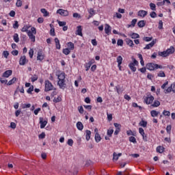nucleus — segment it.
<instances>
[{"label":"nucleus","mask_w":175,"mask_h":175,"mask_svg":"<svg viewBox=\"0 0 175 175\" xmlns=\"http://www.w3.org/2000/svg\"><path fill=\"white\" fill-rule=\"evenodd\" d=\"M27 35L31 42H35L36 37L34 35H36V28L31 27V31H27Z\"/></svg>","instance_id":"obj_1"},{"label":"nucleus","mask_w":175,"mask_h":175,"mask_svg":"<svg viewBox=\"0 0 175 175\" xmlns=\"http://www.w3.org/2000/svg\"><path fill=\"white\" fill-rule=\"evenodd\" d=\"M146 68L148 70H155V69H159L162 68V66L154 63H148L146 64Z\"/></svg>","instance_id":"obj_2"},{"label":"nucleus","mask_w":175,"mask_h":175,"mask_svg":"<svg viewBox=\"0 0 175 175\" xmlns=\"http://www.w3.org/2000/svg\"><path fill=\"white\" fill-rule=\"evenodd\" d=\"M54 88V86H53V84L51 83L50 81L47 80L45 81V92H49V91L53 90Z\"/></svg>","instance_id":"obj_3"},{"label":"nucleus","mask_w":175,"mask_h":175,"mask_svg":"<svg viewBox=\"0 0 175 175\" xmlns=\"http://www.w3.org/2000/svg\"><path fill=\"white\" fill-rule=\"evenodd\" d=\"M144 102L146 105H151L154 102V96H151L150 94H147V96L144 98Z\"/></svg>","instance_id":"obj_4"},{"label":"nucleus","mask_w":175,"mask_h":175,"mask_svg":"<svg viewBox=\"0 0 175 175\" xmlns=\"http://www.w3.org/2000/svg\"><path fill=\"white\" fill-rule=\"evenodd\" d=\"M57 13L60 14V16H69V12L66 10L59 9L57 10Z\"/></svg>","instance_id":"obj_5"},{"label":"nucleus","mask_w":175,"mask_h":175,"mask_svg":"<svg viewBox=\"0 0 175 175\" xmlns=\"http://www.w3.org/2000/svg\"><path fill=\"white\" fill-rule=\"evenodd\" d=\"M40 129H43V128H45L46 125H47V120H44L43 118H40Z\"/></svg>","instance_id":"obj_6"},{"label":"nucleus","mask_w":175,"mask_h":175,"mask_svg":"<svg viewBox=\"0 0 175 175\" xmlns=\"http://www.w3.org/2000/svg\"><path fill=\"white\" fill-rule=\"evenodd\" d=\"M155 43H157V40H152L150 44L146 45V47L144 48V50H150L151 47L154 46Z\"/></svg>","instance_id":"obj_7"},{"label":"nucleus","mask_w":175,"mask_h":175,"mask_svg":"<svg viewBox=\"0 0 175 175\" xmlns=\"http://www.w3.org/2000/svg\"><path fill=\"white\" fill-rule=\"evenodd\" d=\"M57 84L62 90H65L66 84H65V80L58 81Z\"/></svg>","instance_id":"obj_8"},{"label":"nucleus","mask_w":175,"mask_h":175,"mask_svg":"<svg viewBox=\"0 0 175 175\" xmlns=\"http://www.w3.org/2000/svg\"><path fill=\"white\" fill-rule=\"evenodd\" d=\"M12 73H13V71L12 70H8L5 72L3 73V77H10V76H12Z\"/></svg>","instance_id":"obj_9"},{"label":"nucleus","mask_w":175,"mask_h":175,"mask_svg":"<svg viewBox=\"0 0 175 175\" xmlns=\"http://www.w3.org/2000/svg\"><path fill=\"white\" fill-rule=\"evenodd\" d=\"M116 61L118 62V66L120 70H121V64H122V57L121 55L118 56L116 59Z\"/></svg>","instance_id":"obj_10"},{"label":"nucleus","mask_w":175,"mask_h":175,"mask_svg":"<svg viewBox=\"0 0 175 175\" xmlns=\"http://www.w3.org/2000/svg\"><path fill=\"white\" fill-rule=\"evenodd\" d=\"M37 59L38 61H43L44 59V55H43L42 51L38 52Z\"/></svg>","instance_id":"obj_11"},{"label":"nucleus","mask_w":175,"mask_h":175,"mask_svg":"<svg viewBox=\"0 0 175 175\" xmlns=\"http://www.w3.org/2000/svg\"><path fill=\"white\" fill-rule=\"evenodd\" d=\"M26 63L27 57H25V55L21 56L19 61L20 65H25Z\"/></svg>","instance_id":"obj_12"},{"label":"nucleus","mask_w":175,"mask_h":175,"mask_svg":"<svg viewBox=\"0 0 175 175\" xmlns=\"http://www.w3.org/2000/svg\"><path fill=\"white\" fill-rule=\"evenodd\" d=\"M77 29L76 35L83 36V29L81 28V26H77Z\"/></svg>","instance_id":"obj_13"},{"label":"nucleus","mask_w":175,"mask_h":175,"mask_svg":"<svg viewBox=\"0 0 175 175\" xmlns=\"http://www.w3.org/2000/svg\"><path fill=\"white\" fill-rule=\"evenodd\" d=\"M105 32L107 35H109V32H111V27L109 24H105Z\"/></svg>","instance_id":"obj_14"},{"label":"nucleus","mask_w":175,"mask_h":175,"mask_svg":"<svg viewBox=\"0 0 175 175\" xmlns=\"http://www.w3.org/2000/svg\"><path fill=\"white\" fill-rule=\"evenodd\" d=\"M148 14V12H147V11H146V10H139V11L138 12L137 16H139V17H143V18H144V16H145L146 14Z\"/></svg>","instance_id":"obj_15"},{"label":"nucleus","mask_w":175,"mask_h":175,"mask_svg":"<svg viewBox=\"0 0 175 175\" xmlns=\"http://www.w3.org/2000/svg\"><path fill=\"white\" fill-rule=\"evenodd\" d=\"M121 155H122V153L116 154V152H113V161H118V159L120 158V157H121Z\"/></svg>","instance_id":"obj_16"},{"label":"nucleus","mask_w":175,"mask_h":175,"mask_svg":"<svg viewBox=\"0 0 175 175\" xmlns=\"http://www.w3.org/2000/svg\"><path fill=\"white\" fill-rule=\"evenodd\" d=\"M85 139L87 142H88L91 139V131H89V130L85 131Z\"/></svg>","instance_id":"obj_17"},{"label":"nucleus","mask_w":175,"mask_h":175,"mask_svg":"<svg viewBox=\"0 0 175 175\" xmlns=\"http://www.w3.org/2000/svg\"><path fill=\"white\" fill-rule=\"evenodd\" d=\"M55 43L56 49H57V50H60L61 44H59V40L57 38H55Z\"/></svg>","instance_id":"obj_18"},{"label":"nucleus","mask_w":175,"mask_h":175,"mask_svg":"<svg viewBox=\"0 0 175 175\" xmlns=\"http://www.w3.org/2000/svg\"><path fill=\"white\" fill-rule=\"evenodd\" d=\"M88 12L90 14L88 18H91V17H92L95 14V10H94V8L89 9Z\"/></svg>","instance_id":"obj_19"},{"label":"nucleus","mask_w":175,"mask_h":175,"mask_svg":"<svg viewBox=\"0 0 175 175\" xmlns=\"http://www.w3.org/2000/svg\"><path fill=\"white\" fill-rule=\"evenodd\" d=\"M126 42L128 46H130V47H133V46L135 45V44H133V41L129 38L126 39Z\"/></svg>","instance_id":"obj_20"},{"label":"nucleus","mask_w":175,"mask_h":175,"mask_svg":"<svg viewBox=\"0 0 175 175\" xmlns=\"http://www.w3.org/2000/svg\"><path fill=\"white\" fill-rule=\"evenodd\" d=\"M137 25L139 28H143V27H146V21H139L137 23Z\"/></svg>","instance_id":"obj_21"},{"label":"nucleus","mask_w":175,"mask_h":175,"mask_svg":"<svg viewBox=\"0 0 175 175\" xmlns=\"http://www.w3.org/2000/svg\"><path fill=\"white\" fill-rule=\"evenodd\" d=\"M40 12L41 13H42L44 17H47L49 16V12H47V10L46 9H44V8H42L40 10Z\"/></svg>","instance_id":"obj_22"},{"label":"nucleus","mask_w":175,"mask_h":175,"mask_svg":"<svg viewBox=\"0 0 175 175\" xmlns=\"http://www.w3.org/2000/svg\"><path fill=\"white\" fill-rule=\"evenodd\" d=\"M77 129H79V131H83L84 126L83 125V123H81V122H78L77 123Z\"/></svg>","instance_id":"obj_23"},{"label":"nucleus","mask_w":175,"mask_h":175,"mask_svg":"<svg viewBox=\"0 0 175 175\" xmlns=\"http://www.w3.org/2000/svg\"><path fill=\"white\" fill-rule=\"evenodd\" d=\"M166 51H167V54L168 55H170V54H173V53H174V47L170 46V48L167 49Z\"/></svg>","instance_id":"obj_24"},{"label":"nucleus","mask_w":175,"mask_h":175,"mask_svg":"<svg viewBox=\"0 0 175 175\" xmlns=\"http://www.w3.org/2000/svg\"><path fill=\"white\" fill-rule=\"evenodd\" d=\"M68 49L70 50H75V44L73 42H70L67 43Z\"/></svg>","instance_id":"obj_25"},{"label":"nucleus","mask_w":175,"mask_h":175,"mask_svg":"<svg viewBox=\"0 0 175 175\" xmlns=\"http://www.w3.org/2000/svg\"><path fill=\"white\" fill-rule=\"evenodd\" d=\"M136 23H137V19L136 18L133 19L131 21V24L128 25V28H131V27H135V25H136Z\"/></svg>","instance_id":"obj_26"},{"label":"nucleus","mask_w":175,"mask_h":175,"mask_svg":"<svg viewBox=\"0 0 175 175\" xmlns=\"http://www.w3.org/2000/svg\"><path fill=\"white\" fill-rule=\"evenodd\" d=\"M101 139H102V138L100 137V135H99L98 133H96L95 140H96V143H99V142H100Z\"/></svg>","instance_id":"obj_27"},{"label":"nucleus","mask_w":175,"mask_h":175,"mask_svg":"<svg viewBox=\"0 0 175 175\" xmlns=\"http://www.w3.org/2000/svg\"><path fill=\"white\" fill-rule=\"evenodd\" d=\"M130 36L132 39H139V38H140V36L136 33H133L130 34Z\"/></svg>","instance_id":"obj_28"},{"label":"nucleus","mask_w":175,"mask_h":175,"mask_svg":"<svg viewBox=\"0 0 175 175\" xmlns=\"http://www.w3.org/2000/svg\"><path fill=\"white\" fill-rule=\"evenodd\" d=\"M152 117H158V115L159 114V111H157L155 110H152L150 111Z\"/></svg>","instance_id":"obj_29"},{"label":"nucleus","mask_w":175,"mask_h":175,"mask_svg":"<svg viewBox=\"0 0 175 175\" xmlns=\"http://www.w3.org/2000/svg\"><path fill=\"white\" fill-rule=\"evenodd\" d=\"M135 65L133 63H130L129 64V66L130 69L132 70V72H136V67H135Z\"/></svg>","instance_id":"obj_30"},{"label":"nucleus","mask_w":175,"mask_h":175,"mask_svg":"<svg viewBox=\"0 0 175 175\" xmlns=\"http://www.w3.org/2000/svg\"><path fill=\"white\" fill-rule=\"evenodd\" d=\"M16 80H17V78L16 77L12 78V79L8 81V83H7V85H12V84H14Z\"/></svg>","instance_id":"obj_31"},{"label":"nucleus","mask_w":175,"mask_h":175,"mask_svg":"<svg viewBox=\"0 0 175 175\" xmlns=\"http://www.w3.org/2000/svg\"><path fill=\"white\" fill-rule=\"evenodd\" d=\"M57 79L59 81L65 80V73H61L60 75H59Z\"/></svg>","instance_id":"obj_32"},{"label":"nucleus","mask_w":175,"mask_h":175,"mask_svg":"<svg viewBox=\"0 0 175 175\" xmlns=\"http://www.w3.org/2000/svg\"><path fill=\"white\" fill-rule=\"evenodd\" d=\"M159 55L160 57H167L169 55L167 54V52L166 51H164L163 52H159Z\"/></svg>","instance_id":"obj_33"},{"label":"nucleus","mask_w":175,"mask_h":175,"mask_svg":"<svg viewBox=\"0 0 175 175\" xmlns=\"http://www.w3.org/2000/svg\"><path fill=\"white\" fill-rule=\"evenodd\" d=\"M165 150V148L162 147V146H158L157 148V152H159V154H162V152H163Z\"/></svg>","instance_id":"obj_34"},{"label":"nucleus","mask_w":175,"mask_h":175,"mask_svg":"<svg viewBox=\"0 0 175 175\" xmlns=\"http://www.w3.org/2000/svg\"><path fill=\"white\" fill-rule=\"evenodd\" d=\"M29 29V27L28 26H25L22 28L21 31L22 32H27V33H28V32H31V31L28 30Z\"/></svg>","instance_id":"obj_35"},{"label":"nucleus","mask_w":175,"mask_h":175,"mask_svg":"<svg viewBox=\"0 0 175 175\" xmlns=\"http://www.w3.org/2000/svg\"><path fill=\"white\" fill-rule=\"evenodd\" d=\"M14 40L16 43H18L20 42V38H18V34H14Z\"/></svg>","instance_id":"obj_36"},{"label":"nucleus","mask_w":175,"mask_h":175,"mask_svg":"<svg viewBox=\"0 0 175 175\" xmlns=\"http://www.w3.org/2000/svg\"><path fill=\"white\" fill-rule=\"evenodd\" d=\"M139 125H140V126H143V128H146V126H147V122L144 120H142L139 123Z\"/></svg>","instance_id":"obj_37"},{"label":"nucleus","mask_w":175,"mask_h":175,"mask_svg":"<svg viewBox=\"0 0 175 175\" xmlns=\"http://www.w3.org/2000/svg\"><path fill=\"white\" fill-rule=\"evenodd\" d=\"M161 103L159 100H154L152 106L153 107H158V106H160Z\"/></svg>","instance_id":"obj_38"},{"label":"nucleus","mask_w":175,"mask_h":175,"mask_svg":"<svg viewBox=\"0 0 175 175\" xmlns=\"http://www.w3.org/2000/svg\"><path fill=\"white\" fill-rule=\"evenodd\" d=\"M63 53L65 54V55H69V54H70V49L68 48L64 49L63 50Z\"/></svg>","instance_id":"obj_39"},{"label":"nucleus","mask_w":175,"mask_h":175,"mask_svg":"<svg viewBox=\"0 0 175 175\" xmlns=\"http://www.w3.org/2000/svg\"><path fill=\"white\" fill-rule=\"evenodd\" d=\"M16 6L17 8H21V6H23V1L21 0H17L16 3Z\"/></svg>","instance_id":"obj_40"},{"label":"nucleus","mask_w":175,"mask_h":175,"mask_svg":"<svg viewBox=\"0 0 175 175\" xmlns=\"http://www.w3.org/2000/svg\"><path fill=\"white\" fill-rule=\"evenodd\" d=\"M122 18V15L118 12H116L115 15H113V18Z\"/></svg>","instance_id":"obj_41"},{"label":"nucleus","mask_w":175,"mask_h":175,"mask_svg":"<svg viewBox=\"0 0 175 175\" xmlns=\"http://www.w3.org/2000/svg\"><path fill=\"white\" fill-rule=\"evenodd\" d=\"M129 142H131V143H137V142L136 141V138L133 136H131L129 137Z\"/></svg>","instance_id":"obj_42"},{"label":"nucleus","mask_w":175,"mask_h":175,"mask_svg":"<svg viewBox=\"0 0 175 175\" xmlns=\"http://www.w3.org/2000/svg\"><path fill=\"white\" fill-rule=\"evenodd\" d=\"M172 91H173V88L172 87V85H170V87H169L165 92V94H169L170 92H172Z\"/></svg>","instance_id":"obj_43"},{"label":"nucleus","mask_w":175,"mask_h":175,"mask_svg":"<svg viewBox=\"0 0 175 175\" xmlns=\"http://www.w3.org/2000/svg\"><path fill=\"white\" fill-rule=\"evenodd\" d=\"M143 40H145V42H151L152 37H144Z\"/></svg>","instance_id":"obj_44"},{"label":"nucleus","mask_w":175,"mask_h":175,"mask_svg":"<svg viewBox=\"0 0 175 175\" xmlns=\"http://www.w3.org/2000/svg\"><path fill=\"white\" fill-rule=\"evenodd\" d=\"M50 35L51 36H55V29L54 28H51L50 30Z\"/></svg>","instance_id":"obj_45"},{"label":"nucleus","mask_w":175,"mask_h":175,"mask_svg":"<svg viewBox=\"0 0 175 175\" xmlns=\"http://www.w3.org/2000/svg\"><path fill=\"white\" fill-rule=\"evenodd\" d=\"M3 57H4V58H8V57H9V51H4L3 52Z\"/></svg>","instance_id":"obj_46"},{"label":"nucleus","mask_w":175,"mask_h":175,"mask_svg":"<svg viewBox=\"0 0 175 175\" xmlns=\"http://www.w3.org/2000/svg\"><path fill=\"white\" fill-rule=\"evenodd\" d=\"M163 29V22L162 21H159V29Z\"/></svg>","instance_id":"obj_47"},{"label":"nucleus","mask_w":175,"mask_h":175,"mask_svg":"<svg viewBox=\"0 0 175 175\" xmlns=\"http://www.w3.org/2000/svg\"><path fill=\"white\" fill-rule=\"evenodd\" d=\"M150 7L151 10H156L155 8H157V5H155L154 3H150Z\"/></svg>","instance_id":"obj_48"},{"label":"nucleus","mask_w":175,"mask_h":175,"mask_svg":"<svg viewBox=\"0 0 175 175\" xmlns=\"http://www.w3.org/2000/svg\"><path fill=\"white\" fill-rule=\"evenodd\" d=\"M163 116H167V117H170V111L164 110L163 111Z\"/></svg>","instance_id":"obj_49"},{"label":"nucleus","mask_w":175,"mask_h":175,"mask_svg":"<svg viewBox=\"0 0 175 175\" xmlns=\"http://www.w3.org/2000/svg\"><path fill=\"white\" fill-rule=\"evenodd\" d=\"M113 132H114V130H113V129L108 130L107 131L108 136H109V137H111V135H113Z\"/></svg>","instance_id":"obj_50"},{"label":"nucleus","mask_w":175,"mask_h":175,"mask_svg":"<svg viewBox=\"0 0 175 175\" xmlns=\"http://www.w3.org/2000/svg\"><path fill=\"white\" fill-rule=\"evenodd\" d=\"M61 100H62V98H61V97H57L53 99V102L55 103H58L59 102H61Z\"/></svg>","instance_id":"obj_51"},{"label":"nucleus","mask_w":175,"mask_h":175,"mask_svg":"<svg viewBox=\"0 0 175 175\" xmlns=\"http://www.w3.org/2000/svg\"><path fill=\"white\" fill-rule=\"evenodd\" d=\"M32 91H33V85L30 86L27 92V94H32Z\"/></svg>","instance_id":"obj_52"},{"label":"nucleus","mask_w":175,"mask_h":175,"mask_svg":"<svg viewBox=\"0 0 175 175\" xmlns=\"http://www.w3.org/2000/svg\"><path fill=\"white\" fill-rule=\"evenodd\" d=\"M159 77H165L166 75H165V72L160 71L158 74Z\"/></svg>","instance_id":"obj_53"},{"label":"nucleus","mask_w":175,"mask_h":175,"mask_svg":"<svg viewBox=\"0 0 175 175\" xmlns=\"http://www.w3.org/2000/svg\"><path fill=\"white\" fill-rule=\"evenodd\" d=\"M31 80L32 83H34V81H36V80H38V75H34L33 77L31 78Z\"/></svg>","instance_id":"obj_54"},{"label":"nucleus","mask_w":175,"mask_h":175,"mask_svg":"<svg viewBox=\"0 0 175 175\" xmlns=\"http://www.w3.org/2000/svg\"><path fill=\"white\" fill-rule=\"evenodd\" d=\"M13 28L14 29H17V28H18V21H16L14 22V24L13 25Z\"/></svg>","instance_id":"obj_55"},{"label":"nucleus","mask_w":175,"mask_h":175,"mask_svg":"<svg viewBox=\"0 0 175 175\" xmlns=\"http://www.w3.org/2000/svg\"><path fill=\"white\" fill-rule=\"evenodd\" d=\"M59 27H65L66 25V22L58 21Z\"/></svg>","instance_id":"obj_56"},{"label":"nucleus","mask_w":175,"mask_h":175,"mask_svg":"<svg viewBox=\"0 0 175 175\" xmlns=\"http://www.w3.org/2000/svg\"><path fill=\"white\" fill-rule=\"evenodd\" d=\"M39 139H44L46 137V133L44 132H42L41 134L38 136Z\"/></svg>","instance_id":"obj_57"},{"label":"nucleus","mask_w":175,"mask_h":175,"mask_svg":"<svg viewBox=\"0 0 175 175\" xmlns=\"http://www.w3.org/2000/svg\"><path fill=\"white\" fill-rule=\"evenodd\" d=\"M117 44L118 46H123L124 41L122 40H118Z\"/></svg>","instance_id":"obj_58"},{"label":"nucleus","mask_w":175,"mask_h":175,"mask_svg":"<svg viewBox=\"0 0 175 175\" xmlns=\"http://www.w3.org/2000/svg\"><path fill=\"white\" fill-rule=\"evenodd\" d=\"M29 55L30 58H32L33 57V49H30L29 51Z\"/></svg>","instance_id":"obj_59"},{"label":"nucleus","mask_w":175,"mask_h":175,"mask_svg":"<svg viewBox=\"0 0 175 175\" xmlns=\"http://www.w3.org/2000/svg\"><path fill=\"white\" fill-rule=\"evenodd\" d=\"M150 17H152V18H155V17H157V13L155 12H152L150 14Z\"/></svg>","instance_id":"obj_60"},{"label":"nucleus","mask_w":175,"mask_h":175,"mask_svg":"<svg viewBox=\"0 0 175 175\" xmlns=\"http://www.w3.org/2000/svg\"><path fill=\"white\" fill-rule=\"evenodd\" d=\"M67 144H68V146H73V139H69L68 140Z\"/></svg>","instance_id":"obj_61"},{"label":"nucleus","mask_w":175,"mask_h":175,"mask_svg":"<svg viewBox=\"0 0 175 175\" xmlns=\"http://www.w3.org/2000/svg\"><path fill=\"white\" fill-rule=\"evenodd\" d=\"M139 132L140 135H142V136H144V135H145L144 129H143V128H139Z\"/></svg>","instance_id":"obj_62"},{"label":"nucleus","mask_w":175,"mask_h":175,"mask_svg":"<svg viewBox=\"0 0 175 175\" xmlns=\"http://www.w3.org/2000/svg\"><path fill=\"white\" fill-rule=\"evenodd\" d=\"M37 21L39 24H42L43 21H44V19L42 17H40L38 18Z\"/></svg>","instance_id":"obj_63"},{"label":"nucleus","mask_w":175,"mask_h":175,"mask_svg":"<svg viewBox=\"0 0 175 175\" xmlns=\"http://www.w3.org/2000/svg\"><path fill=\"white\" fill-rule=\"evenodd\" d=\"M9 16H10V17H14V16H16V12L14 10L10 11Z\"/></svg>","instance_id":"obj_64"}]
</instances>
